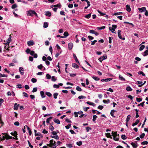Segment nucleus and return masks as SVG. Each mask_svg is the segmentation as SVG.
<instances>
[{"label":"nucleus","instance_id":"obj_13","mask_svg":"<svg viewBox=\"0 0 148 148\" xmlns=\"http://www.w3.org/2000/svg\"><path fill=\"white\" fill-rule=\"evenodd\" d=\"M22 71H24V70H23V67H20L19 68V72H20V73L21 75H23V74H24V72Z\"/></svg>","mask_w":148,"mask_h":148},{"label":"nucleus","instance_id":"obj_38","mask_svg":"<svg viewBox=\"0 0 148 148\" xmlns=\"http://www.w3.org/2000/svg\"><path fill=\"white\" fill-rule=\"evenodd\" d=\"M145 46L144 45H142L140 47L139 50L140 51L143 50V49L145 48Z\"/></svg>","mask_w":148,"mask_h":148},{"label":"nucleus","instance_id":"obj_35","mask_svg":"<svg viewBox=\"0 0 148 148\" xmlns=\"http://www.w3.org/2000/svg\"><path fill=\"white\" fill-rule=\"evenodd\" d=\"M92 78L96 81H98L100 79V78L96 76H92Z\"/></svg>","mask_w":148,"mask_h":148},{"label":"nucleus","instance_id":"obj_63","mask_svg":"<svg viewBox=\"0 0 148 148\" xmlns=\"http://www.w3.org/2000/svg\"><path fill=\"white\" fill-rule=\"evenodd\" d=\"M16 86L18 88H22V85L20 84L17 85Z\"/></svg>","mask_w":148,"mask_h":148},{"label":"nucleus","instance_id":"obj_19","mask_svg":"<svg viewBox=\"0 0 148 148\" xmlns=\"http://www.w3.org/2000/svg\"><path fill=\"white\" fill-rule=\"evenodd\" d=\"M26 126L27 127V130H28V131H29V135H30V136L31 135V134H32V131H31V130H30V128H29V127H28L27 125H26Z\"/></svg>","mask_w":148,"mask_h":148},{"label":"nucleus","instance_id":"obj_37","mask_svg":"<svg viewBox=\"0 0 148 148\" xmlns=\"http://www.w3.org/2000/svg\"><path fill=\"white\" fill-rule=\"evenodd\" d=\"M58 93L57 92L54 93L53 95L54 98L55 99H57V96H58Z\"/></svg>","mask_w":148,"mask_h":148},{"label":"nucleus","instance_id":"obj_49","mask_svg":"<svg viewBox=\"0 0 148 148\" xmlns=\"http://www.w3.org/2000/svg\"><path fill=\"white\" fill-rule=\"evenodd\" d=\"M76 144L78 146H81L82 144V142L81 141L77 142L76 143Z\"/></svg>","mask_w":148,"mask_h":148},{"label":"nucleus","instance_id":"obj_60","mask_svg":"<svg viewBox=\"0 0 148 148\" xmlns=\"http://www.w3.org/2000/svg\"><path fill=\"white\" fill-rule=\"evenodd\" d=\"M138 74H140V75H142L143 76H145V75L144 73L142 71H139L138 72Z\"/></svg>","mask_w":148,"mask_h":148},{"label":"nucleus","instance_id":"obj_28","mask_svg":"<svg viewBox=\"0 0 148 148\" xmlns=\"http://www.w3.org/2000/svg\"><path fill=\"white\" fill-rule=\"evenodd\" d=\"M126 90L128 91H132V89L130 86H127L126 88Z\"/></svg>","mask_w":148,"mask_h":148},{"label":"nucleus","instance_id":"obj_3","mask_svg":"<svg viewBox=\"0 0 148 148\" xmlns=\"http://www.w3.org/2000/svg\"><path fill=\"white\" fill-rule=\"evenodd\" d=\"M35 12V11L33 10H30L28 11V12L27 14L28 16H33L34 14V13Z\"/></svg>","mask_w":148,"mask_h":148},{"label":"nucleus","instance_id":"obj_10","mask_svg":"<svg viewBox=\"0 0 148 148\" xmlns=\"http://www.w3.org/2000/svg\"><path fill=\"white\" fill-rule=\"evenodd\" d=\"M45 13V15L47 16L50 17L51 15V14L49 11H46Z\"/></svg>","mask_w":148,"mask_h":148},{"label":"nucleus","instance_id":"obj_33","mask_svg":"<svg viewBox=\"0 0 148 148\" xmlns=\"http://www.w3.org/2000/svg\"><path fill=\"white\" fill-rule=\"evenodd\" d=\"M51 80L53 82H55L57 80L55 76H53L51 77Z\"/></svg>","mask_w":148,"mask_h":148},{"label":"nucleus","instance_id":"obj_54","mask_svg":"<svg viewBox=\"0 0 148 148\" xmlns=\"http://www.w3.org/2000/svg\"><path fill=\"white\" fill-rule=\"evenodd\" d=\"M8 76L7 75H5V74H2L1 73H0V77H7Z\"/></svg>","mask_w":148,"mask_h":148},{"label":"nucleus","instance_id":"obj_17","mask_svg":"<svg viewBox=\"0 0 148 148\" xmlns=\"http://www.w3.org/2000/svg\"><path fill=\"white\" fill-rule=\"evenodd\" d=\"M139 121L138 119H137V120L136 121L135 123H133L132 124V126H134L135 125H136L138 124V123H139Z\"/></svg>","mask_w":148,"mask_h":148},{"label":"nucleus","instance_id":"obj_39","mask_svg":"<svg viewBox=\"0 0 148 148\" xmlns=\"http://www.w3.org/2000/svg\"><path fill=\"white\" fill-rule=\"evenodd\" d=\"M37 81V79L35 78H33L31 79L32 82L34 83L36 82Z\"/></svg>","mask_w":148,"mask_h":148},{"label":"nucleus","instance_id":"obj_41","mask_svg":"<svg viewBox=\"0 0 148 148\" xmlns=\"http://www.w3.org/2000/svg\"><path fill=\"white\" fill-rule=\"evenodd\" d=\"M48 27V24L47 22H45L44 23L43 27L45 28H46Z\"/></svg>","mask_w":148,"mask_h":148},{"label":"nucleus","instance_id":"obj_47","mask_svg":"<svg viewBox=\"0 0 148 148\" xmlns=\"http://www.w3.org/2000/svg\"><path fill=\"white\" fill-rule=\"evenodd\" d=\"M97 117V116L96 115H94L93 116L92 121L93 122H95V121Z\"/></svg>","mask_w":148,"mask_h":148},{"label":"nucleus","instance_id":"obj_51","mask_svg":"<svg viewBox=\"0 0 148 148\" xmlns=\"http://www.w3.org/2000/svg\"><path fill=\"white\" fill-rule=\"evenodd\" d=\"M86 98V97L82 95L79 96L78 97V98L80 99H85Z\"/></svg>","mask_w":148,"mask_h":148},{"label":"nucleus","instance_id":"obj_6","mask_svg":"<svg viewBox=\"0 0 148 148\" xmlns=\"http://www.w3.org/2000/svg\"><path fill=\"white\" fill-rule=\"evenodd\" d=\"M27 45L29 46H32L34 44V42L32 40H30L27 42Z\"/></svg>","mask_w":148,"mask_h":148},{"label":"nucleus","instance_id":"obj_23","mask_svg":"<svg viewBox=\"0 0 148 148\" xmlns=\"http://www.w3.org/2000/svg\"><path fill=\"white\" fill-rule=\"evenodd\" d=\"M143 56H145L148 55V50H146L145 51L143 54Z\"/></svg>","mask_w":148,"mask_h":148},{"label":"nucleus","instance_id":"obj_53","mask_svg":"<svg viewBox=\"0 0 148 148\" xmlns=\"http://www.w3.org/2000/svg\"><path fill=\"white\" fill-rule=\"evenodd\" d=\"M145 103V101H144L140 104H138V106H141L142 107H143L144 105V104Z\"/></svg>","mask_w":148,"mask_h":148},{"label":"nucleus","instance_id":"obj_31","mask_svg":"<svg viewBox=\"0 0 148 148\" xmlns=\"http://www.w3.org/2000/svg\"><path fill=\"white\" fill-rule=\"evenodd\" d=\"M52 118L53 117L51 116L49 118H47V119L46 123H49L50 121Z\"/></svg>","mask_w":148,"mask_h":148},{"label":"nucleus","instance_id":"obj_11","mask_svg":"<svg viewBox=\"0 0 148 148\" xmlns=\"http://www.w3.org/2000/svg\"><path fill=\"white\" fill-rule=\"evenodd\" d=\"M19 106V104H17V103H15L14 104V109L15 110H17Z\"/></svg>","mask_w":148,"mask_h":148},{"label":"nucleus","instance_id":"obj_12","mask_svg":"<svg viewBox=\"0 0 148 148\" xmlns=\"http://www.w3.org/2000/svg\"><path fill=\"white\" fill-rule=\"evenodd\" d=\"M116 111L114 110H111V112H110V114L113 117H115V116L114 115V112H116Z\"/></svg>","mask_w":148,"mask_h":148},{"label":"nucleus","instance_id":"obj_26","mask_svg":"<svg viewBox=\"0 0 148 148\" xmlns=\"http://www.w3.org/2000/svg\"><path fill=\"white\" fill-rule=\"evenodd\" d=\"M14 139L15 138L14 137H12V136H10L9 135H8L7 134V137H6V139L8 140L9 139Z\"/></svg>","mask_w":148,"mask_h":148},{"label":"nucleus","instance_id":"obj_15","mask_svg":"<svg viewBox=\"0 0 148 148\" xmlns=\"http://www.w3.org/2000/svg\"><path fill=\"white\" fill-rule=\"evenodd\" d=\"M2 134H3V138L1 139L2 140H4L5 139H6V137H7V134L5 133H2Z\"/></svg>","mask_w":148,"mask_h":148},{"label":"nucleus","instance_id":"obj_55","mask_svg":"<svg viewBox=\"0 0 148 148\" xmlns=\"http://www.w3.org/2000/svg\"><path fill=\"white\" fill-rule=\"evenodd\" d=\"M49 129L51 131H52L54 129V127H53L52 125H50L49 126Z\"/></svg>","mask_w":148,"mask_h":148},{"label":"nucleus","instance_id":"obj_21","mask_svg":"<svg viewBox=\"0 0 148 148\" xmlns=\"http://www.w3.org/2000/svg\"><path fill=\"white\" fill-rule=\"evenodd\" d=\"M86 103L87 104H88L90 105H92L93 106H95V104L94 103L89 101H87Z\"/></svg>","mask_w":148,"mask_h":148},{"label":"nucleus","instance_id":"obj_25","mask_svg":"<svg viewBox=\"0 0 148 148\" xmlns=\"http://www.w3.org/2000/svg\"><path fill=\"white\" fill-rule=\"evenodd\" d=\"M106 135L107 137L110 138L111 139L112 138V136L110 135V133H108L106 134Z\"/></svg>","mask_w":148,"mask_h":148},{"label":"nucleus","instance_id":"obj_9","mask_svg":"<svg viewBox=\"0 0 148 148\" xmlns=\"http://www.w3.org/2000/svg\"><path fill=\"white\" fill-rule=\"evenodd\" d=\"M73 57L75 59V61L77 63L79 64V62L78 60L77 59V56H76V55L75 54L73 53Z\"/></svg>","mask_w":148,"mask_h":148},{"label":"nucleus","instance_id":"obj_56","mask_svg":"<svg viewBox=\"0 0 148 148\" xmlns=\"http://www.w3.org/2000/svg\"><path fill=\"white\" fill-rule=\"evenodd\" d=\"M145 134L144 133H142L140 136V137L141 138H143L145 136Z\"/></svg>","mask_w":148,"mask_h":148},{"label":"nucleus","instance_id":"obj_1","mask_svg":"<svg viewBox=\"0 0 148 148\" xmlns=\"http://www.w3.org/2000/svg\"><path fill=\"white\" fill-rule=\"evenodd\" d=\"M112 133L113 137V139L115 141H118L119 140V138L117 136V132H114L113 131Z\"/></svg>","mask_w":148,"mask_h":148},{"label":"nucleus","instance_id":"obj_8","mask_svg":"<svg viewBox=\"0 0 148 148\" xmlns=\"http://www.w3.org/2000/svg\"><path fill=\"white\" fill-rule=\"evenodd\" d=\"M139 12H144L146 10V8L145 7H143L141 8H138Z\"/></svg>","mask_w":148,"mask_h":148},{"label":"nucleus","instance_id":"obj_2","mask_svg":"<svg viewBox=\"0 0 148 148\" xmlns=\"http://www.w3.org/2000/svg\"><path fill=\"white\" fill-rule=\"evenodd\" d=\"M107 58V56L106 54L103 55V56L100 57L99 58V60L101 62L104 59H106Z\"/></svg>","mask_w":148,"mask_h":148},{"label":"nucleus","instance_id":"obj_59","mask_svg":"<svg viewBox=\"0 0 148 148\" xmlns=\"http://www.w3.org/2000/svg\"><path fill=\"white\" fill-rule=\"evenodd\" d=\"M88 38H89V40L90 41L91 40L94 39V38L92 36H88Z\"/></svg>","mask_w":148,"mask_h":148},{"label":"nucleus","instance_id":"obj_22","mask_svg":"<svg viewBox=\"0 0 148 148\" xmlns=\"http://www.w3.org/2000/svg\"><path fill=\"white\" fill-rule=\"evenodd\" d=\"M40 93L42 98L45 97V95L44 92L43 91H41L40 92Z\"/></svg>","mask_w":148,"mask_h":148},{"label":"nucleus","instance_id":"obj_7","mask_svg":"<svg viewBox=\"0 0 148 148\" xmlns=\"http://www.w3.org/2000/svg\"><path fill=\"white\" fill-rule=\"evenodd\" d=\"M112 78H108L106 79H102L101 80V81L102 82H108L112 80Z\"/></svg>","mask_w":148,"mask_h":148},{"label":"nucleus","instance_id":"obj_32","mask_svg":"<svg viewBox=\"0 0 148 148\" xmlns=\"http://www.w3.org/2000/svg\"><path fill=\"white\" fill-rule=\"evenodd\" d=\"M76 89L77 90L81 92L82 90L81 88L79 86H77L76 88Z\"/></svg>","mask_w":148,"mask_h":148},{"label":"nucleus","instance_id":"obj_14","mask_svg":"<svg viewBox=\"0 0 148 148\" xmlns=\"http://www.w3.org/2000/svg\"><path fill=\"white\" fill-rule=\"evenodd\" d=\"M73 47V43H70L68 44V48L69 50H71L72 49Z\"/></svg>","mask_w":148,"mask_h":148},{"label":"nucleus","instance_id":"obj_62","mask_svg":"<svg viewBox=\"0 0 148 148\" xmlns=\"http://www.w3.org/2000/svg\"><path fill=\"white\" fill-rule=\"evenodd\" d=\"M14 125L16 126H18L19 125V123L18 121H16L14 123Z\"/></svg>","mask_w":148,"mask_h":148},{"label":"nucleus","instance_id":"obj_46","mask_svg":"<svg viewBox=\"0 0 148 148\" xmlns=\"http://www.w3.org/2000/svg\"><path fill=\"white\" fill-rule=\"evenodd\" d=\"M61 6V5L60 3H59L57 4V5H53V6L55 7H58L59 8H60Z\"/></svg>","mask_w":148,"mask_h":148},{"label":"nucleus","instance_id":"obj_52","mask_svg":"<svg viewBox=\"0 0 148 148\" xmlns=\"http://www.w3.org/2000/svg\"><path fill=\"white\" fill-rule=\"evenodd\" d=\"M37 67L39 69H41L43 67V66L42 64H40Z\"/></svg>","mask_w":148,"mask_h":148},{"label":"nucleus","instance_id":"obj_30","mask_svg":"<svg viewBox=\"0 0 148 148\" xmlns=\"http://www.w3.org/2000/svg\"><path fill=\"white\" fill-rule=\"evenodd\" d=\"M119 78L120 79L121 81H124L125 80V79L121 75H119Z\"/></svg>","mask_w":148,"mask_h":148},{"label":"nucleus","instance_id":"obj_16","mask_svg":"<svg viewBox=\"0 0 148 148\" xmlns=\"http://www.w3.org/2000/svg\"><path fill=\"white\" fill-rule=\"evenodd\" d=\"M126 10L128 12H130L131 11V9L129 5H126Z\"/></svg>","mask_w":148,"mask_h":148},{"label":"nucleus","instance_id":"obj_4","mask_svg":"<svg viewBox=\"0 0 148 148\" xmlns=\"http://www.w3.org/2000/svg\"><path fill=\"white\" fill-rule=\"evenodd\" d=\"M121 31L120 30H119L118 31V36L121 39L124 40H125V38L124 37H122L121 35Z\"/></svg>","mask_w":148,"mask_h":148},{"label":"nucleus","instance_id":"obj_36","mask_svg":"<svg viewBox=\"0 0 148 148\" xmlns=\"http://www.w3.org/2000/svg\"><path fill=\"white\" fill-rule=\"evenodd\" d=\"M46 95L49 97H51L52 96V95L51 93L49 92H46L45 93Z\"/></svg>","mask_w":148,"mask_h":148},{"label":"nucleus","instance_id":"obj_48","mask_svg":"<svg viewBox=\"0 0 148 148\" xmlns=\"http://www.w3.org/2000/svg\"><path fill=\"white\" fill-rule=\"evenodd\" d=\"M64 36L67 37L69 35V34L67 32H65L64 34Z\"/></svg>","mask_w":148,"mask_h":148},{"label":"nucleus","instance_id":"obj_43","mask_svg":"<svg viewBox=\"0 0 148 148\" xmlns=\"http://www.w3.org/2000/svg\"><path fill=\"white\" fill-rule=\"evenodd\" d=\"M11 41V39L9 38L7 40V43L6 44V45L7 44H9L10 43Z\"/></svg>","mask_w":148,"mask_h":148},{"label":"nucleus","instance_id":"obj_40","mask_svg":"<svg viewBox=\"0 0 148 148\" xmlns=\"http://www.w3.org/2000/svg\"><path fill=\"white\" fill-rule=\"evenodd\" d=\"M91 16V13H90L89 14L86 15L85 16V17L87 18H89Z\"/></svg>","mask_w":148,"mask_h":148},{"label":"nucleus","instance_id":"obj_24","mask_svg":"<svg viewBox=\"0 0 148 148\" xmlns=\"http://www.w3.org/2000/svg\"><path fill=\"white\" fill-rule=\"evenodd\" d=\"M10 134L12 135L14 137L18 134L17 132L15 131H14V132H11Z\"/></svg>","mask_w":148,"mask_h":148},{"label":"nucleus","instance_id":"obj_20","mask_svg":"<svg viewBox=\"0 0 148 148\" xmlns=\"http://www.w3.org/2000/svg\"><path fill=\"white\" fill-rule=\"evenodd\" d=\"M103 102L104 103H110V101L109 99H108L107 100H103Z\"/></svg>","mask_w":148,"mask_h":148},{"label":"nucleus","instance_id":"obj_61","mask_svg":"<svg viewBox=\"0 0 148 148\" xmlns=\"http://www.w3.org/2000/svg\"><path fill=\"white\" fill-rule=\"evenodd\" d=\"M53 143L52 144V147L53 148H56V142L55 141H53Z\"/></svg>","mask_w":148,"mask_h":148},{"label":"nucleus","instance_id":"obj_57","mask_svg":"<svg viewBox=\"0 0 148 148\" xmlns=\"http://www.w3.org/2000/svg\"><path fill=\"white\" fill-rule=\"evenodd\" d=\"M141 144L142 145H147L148 144V142H147V141H143V142H142L141 143Z\"/></svg>","mask_w":148,"mask_h":148},{"label":"nucleus","instance_id":"obj_34","mask_svg":"<svg viewBox=\"0 0 148 148\" xmlns=\"http://www.w3.org/2000/svg\"><path fill=\"white\" fill-rule=\"evenodd\" d=\"M112 27H109V29L112 32L115 33V29H111Z\"/></svg>","mask_w":148,"mask_h":148},{"label":"nucleus","instance_id":"obj_44","mask_svg":"<svg viewBox=\"0 0 148 148\" xmlns=\"http://www.w3.org/2000/svg\"><path fill=\"white\" fill-rule=\"evenodd\" d=\"M46 77L48 79H50L51 78V76L49 74H47L46 75Z\"/></svg>","mask_w":148,"mask_h":148},{"label":"nucleus","instance_id":"obj_42","mask_svg":"<svg viewBox=\"0 0 148 148\" xmlns=\"http://www.w3.org/2000/svg\"><path fill=\"white\" fill-rule=\"evenodd\" d=\"M17 7V5L16 4H13L12 7L11 8L12 9H14L15 8H16Z\"/></svg>","mask_w":148,"mask_h":148},{"label":"nucleus","instance_id":"obj_29","mask_svg":"<svg viewBox=\"0 0 148 148\" xmlns=\"http://www.w3.org/2000/svg\"><path fill=\"white\" fill-rule=\"evenodd\" d=\"M131 117V116L130 115H128L127 116V117L126 119V122L127 123L129 121L130 118Z\"/></svg>","mask_w":148,"mask_h":148},{"label":"nucleus","instance_id":"obj_18","mask_svg":"<svg viewBox=\"0 0 148 148\" xmlns=\"http://www.w3.org/2000/svg\"><path fill=\"white\" fill-rule=\"evenodd\" d=\"M72 66L76 69H78L79 68L78 66L75 63H73L72 64Z\"/></svg>","mask_w":148,"mask_h":148},{"label":"nucleus","instance_id":"obj_58","mask_svg":"<svg viewBox=\"0 0 148 148\" xmlns=\"http://www.w3.org/2000/svg\"><path fill=\"white\" fill-rule=\"evenodd\" d=\"M31 51L30 50L29 48L27 49L25 51V52L27 54L29 53Z\"/></svg>","mask_w":148,"mask_h":148},{"label":"nucleus","instance_id":"obj_64","mask_svg":"<svg viewBox=\"0 0 148 148\" xmlns=\"http://www.w3.org/2000/svg\"><path fill=\"white\" fill-rule=\"evenodd\" d=\"M71 126V124H69L65 126V127L67 129H68Z\"/></svg>","mask_w":148,"mask_h":148},{"label":"nucleus","instance_id":"obj_5","mask_svg":"<svg viewBox=\"0 0 148 148\" xmlns=\"http://www.w3.org/2000/svg\"><path fill=\"white\" fill-rule=\"evenodd\" d=\"M137 142V141H136L135 143L132 142L130 144L134 148H136L138 147Z\"/></svg>","mask_w":148,"mask_h":148},{"label":"nucleus","instance_id":"obj_50","mask_svg":"<svg viewBox=\"0 0 148 148\" xmlns=\"http://www.w3.org/2000/svg\"><path fill=\"white\" fill-rule=\"evenodd\" d=\"M142 99L141 98H136V100L138 102H140L142 101Z\"/></svg>","mask_w":148,"mask_h":148},{"label":"nucleus","instance_id":"obj_27","mask_svg":"<svg viewBox=\"0 0 148 148\" xmlns=\"http://www.w3.org/2000/svg\"><path fill=\"white\" fill-rule=\"evenodd\" d=\"M53 121L55 123L57 124H59L60 123V121L58 119H54Z\"/></svg>","mask_w":148,"mask_h":148},{"label":"nucleus","instance_id":"obj_45","mask_svg":"<svg viewBox=\"0 0 148 148\" xmlns=\"http://www.w3.org/2000/svg\"><path fill=\"white\" fill-rule=\"evenodd\" d=\"M121 138L123 140H125L127 138V137L125 134L122 135L121 136Z\"/></svg>","mask_w":148,"mask_h":148}]
</instances>
